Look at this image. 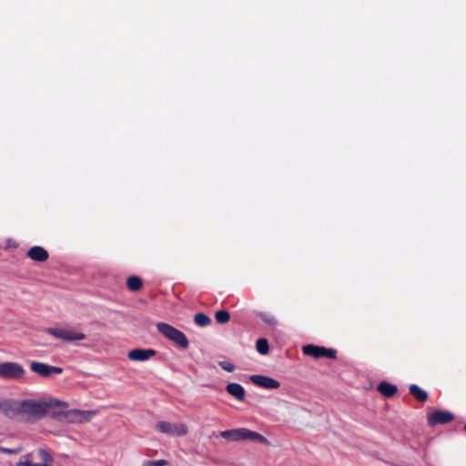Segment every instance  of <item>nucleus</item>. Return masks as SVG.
Here are the masks:
<instances>
[{
  "label": "nucleus",
  "mask_w": 466,
  "mask_h": 466,
  "mask_svg": "<svg viewBox=\"0 0 466 466\" xmlns=\"http://www.w3.org/2000/svg\"><path fill=\"white\" fill-rule=\"evenodd\" d=\"M378 390L385 397H392L397 392V387L388 382H381L378 385Z\"/></svg>",
  "instance_id": "f3484780"
},
{
  "label": "nucleus",
  "mask_w": 466,
  "mask_h": 466,
  "mask_svg": "<svg viewBox=\"0 0 466 466\" xmlns=\"http://www.w3.org/2000/svg\"><path fill=\"white\" fill-rule=\"evenodd\" d=\"M410 392L416 397L419 400L424 401L428 398V394L425 390L418 387L417 385L410 386Z\"/></svg>",
  "instance_id": "a211bd4d"
},
{
  "label": "nucleus",
  "mask_w": 466,
  "mask_h": 466,
  "mask_svg": "<svg viewBox=\"0 0 466 466\" xmlns=\"http://www.w3.org/2000/svg\"><path fill=\"white\" fill-rule=\"evenodd\" d=\"M154 463L156 464V466H164L167 464V461L165 460H158L154 461Z\"/></svg>",
  "instance_id": "a878e982"
},
{
  "label": "nucleus",
  "mask_w": 466,
  "mask_h": 466,
  "mask_svg": "<svg viewBox=\"0 0 466 466\" xmlns=\"http://www.w3.org/2000/svg\"><path fill=\"white\" fill-rule=\"evenodd\" d=\"M27 256L32 260L42 262L47 259L48 253L44 248L35 246L27 251Z\"/></svg>",
  "instance_id": "dca6fc26"
},
{
  "label": "nucleus",
  "mask_w": 466,
  "mask_h": 466,
  "mask_svg": "<svg viewBox=\"0 0 466 466\" xmlns=\"http://www.w3.org/2000/svg\"><path fill=\"white\" fill-rule=\"evenodd\" d=\"M216 320L218 323H227L229 320V313L226 310H218L215 315Z\"/></svg>",
  "instance_id": "4be33fe9"
},
{
  "label": "nucleus",
  "mask_w": 466,
  "mask_h": 466,
  "mask_svg": "<svg viewBox=\"0 0 466 466\" xmlns=\"http://www.w3.org/2000/svg\"><path fill=\"white\" fill-rule=\"evenodd\" d=\"M23 367L15 362L0 363V377L7 380H17L24 376Z\"/></svg>",
  "instance_id": "423d86ee"
},
{
  "label": "nucleus",
  "mask_w": 466,
  "mask_h": 466,
  "mask_svg": "<svg viewBox=\"0 0 466 466\" xmlns=\"http://www.w3.org/2000/svg\"><path fill=\"white\" fill-rule=\"evenodd\" d=\"M145 466H156V464L154 463V461H149Z\"/></svg>",
  "instance_id": "bb28decb"
},
{
  "label": "nucleus",
  "mask_w": 466,
  "mask_h": 466,
  "mask_svg": "<svg viewBox=\"0 0 466 466\" xmlns=\"http://www.w3.org/2000/svg\"><path fill=\"white\" fill-rule=\"evenodd\" d=\"M21 414L28 419H37L50 412L56 408H66V404L56 399L23 400L21 401Z\"/></svg>",
  "instance_id": "f257e3e1"
},
{
  "label": "nucleus",
  "mask_w": 466,
  "mask_h": 466,
  "mask_svg": "<svg viewBox=\"0 0 466 466\" xmlns=\"http://www.w3.org/2000/svg\"><path fill=\"white\" fill-rule=\"evenodd\" d=\"M262 319L268 324H275L276 319L271 315L264 314L261 316Z\"/></svg>",
  "instance_id": "b1692460"
},
{
  "label": "nucleus",
  "mask_w": 466,
  "mask_h": 466,
  "mask_svg": "<svg viewBox=\"0 0 466 466\" xmlns=\"http://www.w3.org/2000/svg\"><path fill=\"white\" fill-rule=\"evenodd\" d=\"M47 333L53 337L62 339L64 341L72 342L83 340L86 339V334L78 329L71 328H59L54 327L47 329Z\"/></svg>",
  "instance_id": "20e7f679"
},
{
  "label": "nucleus",
  "mask_w": 466,
  "mask_h": 466,
  "mask_svg": "<svg viewBox=\"0 0 466 466\" xmlns=\"http://www.w3.org/2000/svg\"><path fill=\"white\" fill-rule=\"evenodd\" d=\"M302 351L305 355L311 356L313 358L319 359L321 357H326L329 359L336 358V351L331 349H326L324 347H319L312 344L306 345L302 348Z\"/></svg>",
  "instance_id": "0eeeda50"
},
{
  "label": "nucleus",
  "mask_w": 466,
  "mask_h": 466,
  "mask_svg": "<svg viewBox=\"0 0 466 466\" xmlns=\"http://www.w3.org/2000/svg\"><path fill=\"white\" fill-rule=\"evenodd\" d=\"M194 319H195L196 324L199 327H206V326L209 325L211 322L210 318L203 313L196 314Z\"/></svg>",
  "instance_id": "412c9836"
},
{
  "label": "nucleus",
  "mask_w": 466,
  "mask_h": 466,
  "mask_svg": "<svg viewBox=\"0 0 466 466\" xmlns=\"http://www.w3.org/2000/svg\"><path fill=\"white\" fill-rule=\"evenodd\" d=\"M157 329L165 338L177 344L182 349L188 347V340L186 335L175 327L165 322H159L157 324Z\"/></svg>",
  "instance_id": "7ed1b4c3"
},
{
  "label": "nucleus",
  "mask_w": 466,
  "mask_h": 466,
  "mask_svg": "<svg viewBox=\"0 0 466 466\" xmlns=\"http://www.w3.org/2000/svg\"><path fill=\"white\" fill-rule=\"evenodd\" d=\"M18 451H19L18 449H7V448L0 447V452H4L6 454H15V453H17Z\"/></svg>",
  "instance_id": "393cba45"
},
{
  "label": "nucleus",
  "mask_w": 466,
  "mask_h": 466,
  "mask_svg": "<svg viewBox=\"0 0 466 466\" xmlns=\"http://www.w3.org/2000/svg\"><path fill=\"white\" fill-rule=\"evenodd\" d=\"M218 365L226 371L228 372H233L235 370H236V367L233 363L229 362V361H227V360H222V361H219L218 362Z\"/></svg>",
  "instance_id": "5701e85b"
},
{
  "label": "nucleus",
  "mask_w": 466,
  "mask_h": 466,
  "mask_svg": "<svg viewBox=\"0 0 466 466\" xmlns=\"http://www.w3.org/2000/svg\"><path fill=\"white\" fill-rule=\"evenodd\" d=\"M156 430L161 433L172 436L182 437L187 434V426L183 422H170L161 420L156 424Z\"/></svg>",
  "instance_id": "39448f33"
},
{
  "label": "nucleus",
  "mask_w": 466,
  "mask_h": 466,
  "mask_svg": "<svg viewBox=\"0 0 466 466\" xmlns=\"http://www.w3.org/2000/svg\"><path fill=\"white\" fill-rule=\"evenodd\" d=\"M220 436L230 441H250L255 443H267V439L257 431L246 428H238L220 432Z\"/></svg>",
  "instance_id": "f03ea898"
},
{
  "label": "nucleus",
  "mask_w": 466,
  "mask_h": 466,
  "mask_svg": "<svg viewBox=\"0 0 466 466\" xmlns=\"http://www.w3.org/2000/svg\"><path fill=\"white\" fill-rule=\"evenodd\" d=\"M453 420V415L445 410H437L428 416V422L431 426L448 423Z\"/></svg>",
  "instance_id": "9b49d317"
},
{
  "label": "nucleus",
  "mask_w": 466,
  "mask_h": 466,
  "mask_svg": "<svg viewBox=\"0 0 466 466\" xmlns=\"http://www.w3.org/2000/svg\"><path fill=\"white\" fill-rule=\"evenodd\" d=\"M39 454L42 463H35L28 459L21 460L16 463V466H52L53 457L45 450H40Z\"/></svg>",
  "instance_id": "4468645a"
},
{
  "label": "nucleus",
  "mask_w": 466,
  "mask_h": 466,
  "mask_svg": "<svg viewBox=\"0 0 466 466\" xmlns=\"http://www.w3.org/2000/svg\"><path fill=\"white\" fill-rule=\"evenodd\" d=\"M127 286L130 290L137 291L140 289L142 281L138 277L131 276L127 280Z\"/></svg>",
  "instance_id": "6ab92c4d"
},
{
  "label": "nucleus",
  "mask_w": 466,
  "mask_h": 466,
  "mask_svg": "<svg viewBox=\"0 0 466 466\" xmlns=\"http://www.w3.org/2000/svg\"><path fill=\"white\" fill-rule=\"evenodd\" d=\"M96 414L93 410H71L67 412L66 417L70 422L84 423L91 420Z\"/></svg>",
  "instance_id": "6e6552de"
},
{
  "label": "nucleus",
  "mask_w": 466,
  "mask_h": 466,
  "mask_svg": "<svg viewBox=\"0 0 466 466\" xmlns=\"http://www.w3.org/2000/svg\"><path fill=\"white\" fill-rule=\"evenodd\" d=\"M31 370L42 377H49L52 373L60 374L63 370L59 367L50 366L42 362L33 361L30 364Z\"/></svg>",
  "instance_id": "9d476101"
},
{
  "label": "nucleus",
  "mask_w": 466,
  "mask_h": 466,
  "mask_svg": "<svg viewBox=\"0 0 466 466\" xmlns=\"http://www.w3.org/2000/svg\"><path fill=\"white\" fill-rule=\"evenodd\" d=\"M226 390L238 401H243L246 398V390L244 387L238 383H228L226 387Z\"/></svg>",
  "instance_id": "2eb2a0df"
},
{
  "label": "nucleus",
  "mask_w": 466,
  "mask_h": 466,
  "mask_svg": "<svg viewBox=\"0 0 466 466\" xmlns=\"http://www.w3.org/2000/svg\"><path fill=\"white\" fill-rule=\"evenodd\" d=\"M156 355L151 349H135L127 353V358L133 361H146Z\"/></svg>",
  "instance_id": "ddd939ff"
},
{
  "label": "nucleus",
  "mask_w": 466,
  "mask_h": 466,
  "mask_svg": "<svg viewBox=\"0 0 466 466\" xmlns=\"http://www.w3.org/2000/svg\"><path fill=\"white\" fill-rule=\"evenodd\" d=\"M249 380L254 385L265 390H277L280 387L279 380L268 376L251 375Z\"/></svg>",
  "instance_id": "1a4fd4ad"
},
{
  "label": "nucleus",
  "mask_w": 466,
  "mask_h": 466,
  "mask_svg": "<svg viewBox=\"0 0 466 466\" xmlns=\"http://www.w3.org/2000/svg\"><path fill=\"white\" fill-rule=\"evenodd\" d=\"M256 349L258 352L261 355H266L268 353L269 347L268 342L266 339H258L256 343Z\"/></svg>",
  "instance_id": "aec40b11"
},
{
  "label": "nucleus",
  "mask_w": 466,
  "mask_h": 466,
  "mask_svg": "<svg viewBox=\"0 0 466 466\" xmlns=\"http://www.w3.org/2000/svg\"><path fill=\"white\" fill-rule=\"evenodd\" d=\"M21 401L5 400L0 403V410L8 417L21 414Z\"/></svg>",
  "instance_id": "f8f14e48"
}]
</instances>
